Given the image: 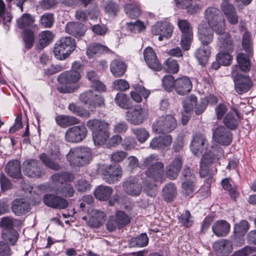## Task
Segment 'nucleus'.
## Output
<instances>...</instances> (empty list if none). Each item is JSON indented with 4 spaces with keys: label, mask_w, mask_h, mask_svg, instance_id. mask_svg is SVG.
<instances>
[{
    "label": "nucleus",
    "mask_w": 256,
    "mask_h": 256,
    "mask_svg": "<svg viewBox=\"0 0 256 256\" xmlns=\"http://www.w3.org/2000/svg\"><path fill=\"white\" fill-rule=\"evenodd\" d=\"M87 134V129L84 126H72L66 130L65 133V140L68 142L78 143L86 138Z\"/></svg>",
    "instance_id": "13"
},
{
    "label": "nucleus",
    "mask_w": 256,
    "mask_h": 256,
    "mask_svg": "<svg viewBox=\"0 0 256 256\" xmlns=\"http://www.w3.org/2000/svg\"><path fill=\"white\" fill-rule=\"evenodd\" d=\"M163 68L168 73L176 74L179 70V65L176 60L168 58L164 62Z\"/></svg>",
    "instance_id": "53"
},
{
    "label": "nucleus",
    "mask_w": 256,
    "mask_h": 256,
    "mask_svg": "<svg viewBox=\"0 0 256 256\" xmlns=\"http://www.w3.org/2000/svg\"><path fill=\"white\" fill-rule=\"evenodd\" d=\"M176 120L172 114L162 116L157 118L152 126V132L156 134L168 133L176 126Z\"/></svg>",
    "instance_id": "6"
},
{
    "label": "nucleus",
    "mask_w": 256,
    "mask_h": 256,
    "mask_svg": "<svg viewBox=\"0 0 256 256\" xmlns=\"http://www.w3.org/2000/svg\"><path fill=\"white\" fill-rule=\"evenodd\" d=\"M91 90H87L82 92L79 96L80 100L83 104L88 106L92 110L96 107H101L104 104V97Z\"/></svg>",
    "instance_id": "8"
},
{
    "label": "nucleus",
    "mask_w": 256,
    "mask_h": 256,
    "mask_svg": "<svg viewBox=\"0 0 256 256\" xmlns=\"http://www.w3.org/2000/svg\"><path fill=\"white\" fill-rule=\"evenodd\" d=\"M35 18L34 16L29 14H24L17 19L16 26L20 29H24L26 27H34Z\"/></svg>",
    "instance_id": "40"
},
{
    "label": "nucleus",
    "mask_w": 256,
    "mask_h": 256,
    "mask_svg": "<svg viewBox=\"0 0 256 256\" xmlns=\"http://www.w3.org/2000/svg\"><path fill=\"white\" fill-rule=\"evenodd\" d=\"M197 98L194 95H190L186 98L183 101V108L184 112H191L194 106H196Z\"/></svg>",
    "instance_id": "56"
},
{
    "label": "nucleus",
    "mask_w": 256,
    "mask_h": 256,
    "mask_svg": "<svg viewBox=\"0 0 256 256\" xmlns=\"http://www.w3.org/2000/svg\"><path fill=\"white\" fill-rule=\"evenodd\" d=\"M66 31L76 38L82 36L86 32L83 24L78 22H69L66 26Z\"/></svg>",
    "instance_id": "32"
},
{
    "label": "nucleus",
    "mask_w": 256,
    "mask_h": 256,
    "mask_svg": "<svg viewBox=\"0 0 256 256\" xmlns=\"http://www.w3.org/2000/svg\"><path fill=\"white\" fill-rule=\"evenodd\" d=\"M124 10L126 15L131 18H135L140 14L139 7L132 4H128L125 6Z\"/></svg>",
    "instance_id": "57"
},
{
    "label": "nucleus",
    "mask_w": 256,
    "mask_h": 256,
    "mask_svg": "<svg viewBox=\"0 0 256 256\" xmlns=\"http://www.w3.org/2000/svg\"><path fill=\"white\" fill-rule=\"evenodd\" d=\"M176 194V188L172 183L168 184L162 189V196L166 202L172 201Z\"/></svg>",
    "instance_id": "39"
},
{
    "label": "nucleus",
    "mask_w": 256,
    "mask_h": 256,
    "mask_svg": "<svg viewBox=\"0 0 256 256\" xmlns=\"http://www.w3.org/2000/svg\"><path fill=\"white\" fill-rule=\"evenodd\" d=\"M178 26L182 32L180 44L184 50L190 49L193 39L192 28L188 20H178Z\"/></svg>",
    "instance_id": "9"
},
{
    "label": "nucleus",
    "mask_w": 256,
    "mask_h": 256,
    "mask_svg": "<svg viewBox=\"0 0 256 256\" xmlns=\"http://www.w3.org/2000/svg\"><path fill=\"white\" fill-rule=\"evenodd\" d=\"M19 234L14 229L3 230L2 238L5 242L14 246L18 239Z\"/></svg>",
    "instance_id": "37"
},
{
    "label": "nucleus",
    "mask_w": 256,
    "mask_h": 256,
    "mask_svg": "<svg viewBox=\"0 0 256 256\" xmlns=\"http://www.w3.org/2000/svg\"><path fill=\"white\" fill-rule=\"evenodd\" d=\"M53 184L58 186L59 184H62L66 182H72L74 178V174L66 172H56L51 176Z\"/></svg>",
    "instance_id": "35"
},
{
    "label": "nucleus",
    "mask_w": 256,
    "mask_h": 256,
    "mask_svg": "<svg viewBox=\"0 0 256 256\" xmlns=\"http://www.w3.org/2000/svg\"><path fill=\"white\" fill-rule=\"evenodd\" d=\"M192 88V82L186 76L178 78L175 80L174 90L180 95L188 94L191 91Z\"/></svg>",
    "instance_id": "24"
},
{
    "label": "nucleus",
    "mask_w": 256,
    "mask_h": 256,
    "mask_svg": "<svg viewBox=\"0 0 256 256\" xmlns=\"http://www.w3.org/2000/svg\"><path fill=\"white\" fill-rule=\"evenodd\" d=\"M76 48L74 39L70 36L63 37L55 44L54 53L58 59L62 60L68 58Z\"/></svg>",
    "instance_id": "5"
},
{
    "label": "nucleus",
    "mask_w": 256,
    "mask_h": 256,
    "mask_svg": "<svg viewBox=\"0 0 256 256\" xmlns=\"http://www.w3.org/2000/svg\"><path fill=\"white\" fill-rule=\"evenodd\" d=\"M110 51V49L102 44L95 43L90 45L86 50V55L90 58H95L98 55L106 53Z\"/></svg>",
    "instance_id": "36"
},
{
    "label": "nucleus",
    "mask_w": 256,
    "mask_h": 256,
    "mask_svg": "<svg viewBox=\"0 0 256 256\" xmlns=\"http://www.w3.org/2000/svg\"><path fill=\"white\" fill-rule=\"evenodd\" d=\"M214 142L223 146L230 145L232 140V134L223 126H218L212 132Z\"/></svg>",
    "instance_id": "14"
},
{
    "label": "nucleus",
    "mask_w": 256,
    "mask_h": 256,
    "mask_svg": "<svg viewBox=\"0 0 256 256\" xmlns=\"http://www.w3.org/2000/svg\"><path fill=\"white\" fill-rule=\"evenodd\" d=\"M164 88L168 92H172L174 90L175 80L172 75L165 76L162 80Z\"/></svg>",
    "instance_id": "61"
},
{
    "label": "nucleus",
    "mask_w": 256,
    "mask_h": 256,
    "mask_svg": "<svg viewBox=\"0 0 256 256\" xmlns=\"http://www.w3.org/2000/svg\"><path fill=\"white\" fill-rule=\"evenodd\" d=\"M6 172L10 177L14 178H20L22 177L20 164L18 160L10 161L6 166Z\"/></svg>",
    "instance_id": "28"
},
{
    "label": "nucleus",
    "mask_w": 256,
    "mask_h": 256,
    "mask_svg": "<svg viewBox=\"0 0 256 256\" xmlns=\"http://www.w3.org/2000/svg\"><path fill=\"white\" fill-rule=\"evenodd\" d=\"M131 130L140 143L146 142L150 136L148 132L144 128H135Z\"/></svg>",
    "instance_id": "59"
},
{
    "label": "nucleus",
    "mask_w": 256,
    "mask_h": 256,
    "mask_svg": "<svg viewBox=\"0 0 256 256\" xmlns=\"http://www.w3.org/2000/svg\"><path fill=\"white\" fill-rule=\"evenodd\" d=\"M196 180H184L182 185V192L186 196H192L196 190Z\"/></svg>",
    "instance_id": "54"
},
{
    "label": "nucleus",
    "mask_w": 256,
    "mask_h": 256,
    "mask_svg": "<svg viewBox=\"0 0 256 256\" xmlns=\"http://www.w3.org/2000/svg\"><path fill=\"white\" fill-rule=\"evenodd\" d=\"M102 170V174L105 181L108 184H114L120 180L122 176V169L120 166L110 165L108 166H99L96 168V174H99Z\"/></svg>",
    "instance_id": "10"
},
{
    "label": "nucleus",
    "mask_w": 256,
    "mask_h": 256,
    "mask_svg": "<svg viewBox=\"0 0 256 256\" xmlns=\"http://www.w3.org/2000/svg\"><path fill=\"white\" fill-rule=\"evenodd\" d=\"M52 194H46L43 196V202L48 206L53 208L64 210L68 206V201L64 198Z\"/></svg>",
    "instance_id": "15"
},
{
    "label": "nucleus",
    "mask_w": 256,
    "mask_h": 256,
    "mask_svg": "<svg viewBox=\"0 0 256 256\" xmlns=\"http://www.w3.org/2000/svg\"><path fill=\"white\" fill-rule=\"evenodd\" d=\"M208 146V142L206 136L202 134H196L191 142L190 150L196 156H198L206 150Z\"/></svg>",
    "instance_id": "17"
},
{
    "label": "nucleus",
    "mask_w": 256,
    "mask_h": 256,
    "mask_svg": "<svg viewBox=\"0 0 256 256\" xmlns=\"http://www.w3.org/2000/svg\"><path fill=\"white\" fill-rule=\"evenodd\" d=\"M104 213L101 211H96L90 217L88 225L92 227L98 228L100 226L104 221Z\"/></svg>",
    "instance_id": "49"
},
{
    "label": "nucleus",
    "mask_w": 256,
    "mask_h": 256,
    "mask_svg": "<svg viewBox=\"0 0 256 256\" xmlns=\"http://www.w3.org/2000/svg\"><path fill=\"white\" fill-rule=\"evenodd\" d=\"M24 48L30 50L33 46L34 42V32L30 28H24L22 32Z\"/></svg>",
    "instance_id": "43"
},
{
    "label": "nucleus",
    "mask_w": 256,
    "mask_h": 256,
    "mask_svg": "<svg viewBox=\"0 0 256 256\" xmlns=\"http://www.w3.org/2000/svg\"><path fill=\"white\" fill-rule=\"evenodd\" d=\"M240 118L238 113L228 112L223 119V123L225 126L230 130L236 129L239 125Z\"/></svg>",
    "instance_id": "33"
},
{
    "label": "nucleus",
    "mask_w": 256,
    "mask_h": 256,
    "mask_svg": "<svg viewBox=\"0 0 256 256\" xmlns=\"http://www.w3.org/2000/svg\"><path fill=\"white\" fill-rule=\"evenodd\" d=\"M198 38L202 45L208 46L213 40L214 32L206 24H202L198 26Z\"/></svg>",
    "instance_id": "25"
},
{
    "label": "nucleus",
    "mask_w": 256,
    "mask_h": 256,
    "mask_svg": "<svg viewBox=\"0 0 256 256\" xmlns=\"http://www.w3.org/2000/svg\"><path fill=\"white\" fill-rule=\"evenodd\" d=\"M232 60V57L230 52L220 51L216 56V60L218 62L224 66L230 65Z\"/></svg>",
    "instance_id": "58"
},
{
    "label": "nucleus",
    "mask_w": 256,
    "mask_h": 256,
    "mask_svg": "<svg viewBox=\"0 0 256 256\" xmlns=\"http://www.w3.org/2000/svg\"><path fill=\"white\" fill-rule=\"evenodd\" d=\"M220 51L230 52L234 50L233 40L228 34H224L218 38Z\"/></svg>",
    "instance_id": "31"
},
{
    "label": "nucleus",
    "mask_w": 256,
    "mask_h": 256,
    "mask_svg": "<svg viewBox=\"0 0 256 256\" xmlns=\"http://www.w3.org/2000/svg\"><path fill=\"white\" fill-rule=\"evenodd\" d=\"M214 247L216 250H220L224 254L230 252L232 250V242L226 240L218 241L215 242Z\"/></svg>",
    "instance_id": "50"
},
{
    "label": "nucleus",
    "mask_w": 256,
    "mask_h": 256,
    "mask_svg": "<svg viewBox=\"0 0 256 256\" xmlns=\"http://www.w3.org/2000/svg\"><path fill=\"white\" fill-rule=\"evenodd\" d=\"M144 56L148 66L156 71L162 69V66L154 50L150 47H147L144 50Z\"/></svg>",
    "instance_id": "21"
},
{
    "label": "nucleus",
    "mask_w": 256,
    "mask_h": 256,
    "mask_svg": "<svg viewBox=\"0 0 256 256\" xmlns=\"http://www.w3.org/2000/svg\"><path fill=\"white\" fill-rule=\"evenodd\" d=\"M200 0H175L176 4L182 9H186L187 12L192 14L199 12L202 6L194 2H199Z\"/></svg>",
    "instance_id": "27"
},
{
    "label": "nucleus",
    "mask_w": 256,
    "mask_h": 256,
    "mask_svg": "<svg viewBox=\"0 0 256 256\" xmlns=\"http://www.w3.org/2000/svg\"><path fill=\"white\" fill-rule=\"evenodd\" d=\"M56 120L58 124L62 127H66L80 122V120L76 118L66 115L57 116L56 118Z\"/></svg>",
    "instance_id": "42"
},
{
    "label": "nucleus",
    "mask_w": 256,
    "mask_h": 256,
    "mask_svg": "<svg viewBox=\"0 0 256 256\" xmlns=\"http://www.w3.org/2000/svg\"><path fill=\"white\" fill-rule=\"evenodd\" d=\"M172 138L170 135L154 138L150 142V147L153 150L163 149L172 144Z\"/></svg>",
    "instance_id": "26"
},
{
    "label": "nucleus",
    "mask_w": 256,
    "mask_h": 256,
    "mask_svg": "<svg viewBox=\"0 0 256 256\" xmlns=\"http://www.w3.org/2000/svg\"><path fill=\"white\" fill-rule=\"evenodd\" d=\"M66 156L71 165L80 166L90 162L92 158V154L88 148L79 147L71 148Z\"/></svg>",
    "instance_id": "4"
},
{
    "label": "nucleus",
    "mask_w": 256,
    "mask_h": 256,
    "mask_svg": "<svg viewBox=\"0 0 256 256\" xmlns=\"http://www.w3.org/2000/svg\"><path fill=\"white\" fill-rule=\"evenodd\" d=\"M75 188L80 192H85L91 188L90 182L84 178H81L77 180L75 184Z\"/></svg>",
    "instance_id": "63"
},
{
    "label": "nucleus",
    "mask_w": 256,
    "mask_h": 256,
    "mask_svg": "<svg viewBox=\"0 0 256 256\" xmlns=\"http://www.w3.org/2000/svg\"><path fill=\"white\" fill-rule=\"evenodd\" d=\"M53 190L56 194H60L65 198L72 196L75 192L72 186L70 184H66L62 186L54 187Z\"/></svg>",
    "instance_id": "48"
},
{
    "label": "nucleus",
    "mask_w": 256,
    "mask_h": 256,
    "mask_svg": "<svg viewBox=\"0 0 256 256\" xmlns=\"http://www.w3.org/2000/svg\"><path fill=\"white\" fill-rule=\"evenodd\" d=\"M236 59L240 68L244 72H248L250 69V62L248 58L243 53L237 55Z\"/></svg>",
    "instance_id": "55"
},
{
    "label": "nucleus",
    "mask_w": 256,
    "mask_h": 256,
    "mask_svg": "<svg viewBox=\"0 0 256 256\" xmlns=\"http://www.w3.org/2000/svg\"><path fill=\"white\" fill-rule=\"evenodd\" d=\"M182 164L181 156H177L173 161L166 168V174L170 180H175L178 176Z\"/></svg>",
    "instance_id": "22"
},
{
    "label": "nucleus",
    "mask_w": 256,
    "mask_h": 256,
    "mask_svg": "<svg viewBox=\"0 0 256 256\" xmlns=\"http://www.w3.org/2000/svg\"><path fill=\"white\" fill-rule=\"evenodd\" d=\"M80 78V72L74 70L62 73L58 77V81L60 84L57 86L58 90L64 94L74 92L79 88L78 85L76 84Z\"/></svg>",
    "instance_id": "1"
},
{
    "label": "nucleus",
    "mask_w": 256,
    "mask_h": 256,
    "mask_svg": "<svg viewBox=\"0 0 256 256\" xmlns=\"http://www.w3.org/2000/svg\"><path fill=\"white\" fill-rule=\"evenodd\" d=\"M249 229V224L248 221L242 220L238 224H236L234 227V233L240 236H244Z\"/></svg>",
    "instance_id": "60"
},
{
    "label": "nucleus",
    "mask_w": 256,
    "mask_h": 256,
    "mask_svg": "<svg viewBox=\"0 0 256 256\" xmlns=\"http://www.w3.org/2000/svg\"><path fill=\"white\" fill-rule=\"evenodd\" d=\"M214 32L216 34L222 36L225 33L226 30V20L224 17L218 18L217 20L214 21L212 23L208 24Z\"/></svg>",
    "instance_id": "44"
},
{
    "label": "nucleus",
    "mask_w": 256,
    "mask_h": 256,
    "mask_svg": "<svg viewBox=\"0 0 256 256\" xmlns=\"http://www.w3.org/2000/svg\"><path fill=\"white\" fill-rule=\"evenodd\" d=\"M54 37L53 33L50 30L42 32L39 34L38 45L40 48L48 46L52 42Z\"/></svg>",
    "instance_id": "47"
},
{
    "label": "nucleus",
    "mask_w": 256,
    "mask_h": 256,
    "mask_svg": "<svg viewBox=\"0 0 256 256\" xmlns=\"http://www.w3.org/2000/svg\"><path fill=\"white\" fill-rule=\"evenodd\" d=\"M24 173L27 176L32 178H40L44 172L38 160L28 159L22 163Z\"/></svg>",
    "instance_id": "12"
},
{
    "label": "nucleus",
    "mask_w": 256,
    "mask_h": 256,
    "mask_svg": "<svg viewBox=\"0 0 256 256\" xmlns=\"http://www.w3.org/2000/svg\"><path fill=\"white\" fill-rule=\"evenodd\" d=\"M127 68L126 64L122 60L116 59L110 64V70L112 75L116 78L122 76Z\"/></svg>",
    "instance_id": "30"
},
{
    "label": "nucleus",
    "mask_w": 256,
    "mask_h": 256,
    "mask_svg": "<svg viewBox=\"0 0 256 256\" xmlns=\"http://www.w3.org/2000/svg\"><path fill=\"white\" fill-rule=\"evenodd\" d=\"M222 148L219 146H212L211 150L205 152L200 162V175L202 178L206 177L209 172V166L218 160L217 153L221 151Z\"/></svg>",
    "instance_id": "7"
},
{
    "label": "nucleus",
    "mask_w": 256,
    "mask_h": 256,
    "mask_svg": "<svg viewBox=\"0 0 256 256\" xmlns=\"http://www.w3.org/2000/svg\"><path fill=\"white\" fill-rule=\"evenodd\" d=\"M124 192L132 196H138L142 192V186L137 178H128L123 184Z\"/></svg>",
    "instance_id": "18"
},
{
    "label": "nucleus",
    "mask_w": 256,
    "mask_h": 256,
    "mask_svg": "<svg viewBox=\"0 0 256 256\" xmlns=\"http://www.w3.org/2000/svg\"><path fill=\"white\" fill-rule=\"evenodd\" d=\"M144 192L150 197H154L156 194V188L154 183L150 182L148 180L143 181Z\"/></svg>",
    "instance_id": "62"
},
{
    "label": "nucleus",
    "mask_w": 256,
    "mask_h": 256,
    "mask_svg": "<svg viewBox=\"0 0 256 256\" xmlns=\"http://www.w3.org/2000/svg\"><path fill=\"white\" fill-rule=\"evenodd\" d=\"M112 188L106 186H99L94 190V196L96 199L105 201L108 200L112 192Z\"/></svg>",
    "instance_id": "38"
},
{
    "label": "nucleus",
    "mask_w": 256,
    "mask_h": 256,
    "mask_svg": "<svg viewBox=\"0 0 256 256\" xmlns=\"http://www.w3.org/2000/svg\"><path fill=\"white\" fill-rule=\"evenodd\" d=\"M212 230L217 236H224L230 232V224L224 220H218L212 225Z\"/></svg>",
    "instance_id": "29"
},
{
    "label": "nucleus",
    "mask_w": 256,
    "mask_h": 256,
    "mask_svg": "<svg viewBox=\"0 0 256 256\" xmlns=\"http://www.w3.org/2000/svg\"><path fill=\"white\" fill-rule=\"evenodd\" d=\"M88 78L92 82V87L95 88L98 91H105V86L100 81L97 80L96 72L91 70L87 73Z\"/></svg>",
    "instance_id": "51"
},
{
    "label": "nucleus",
    "mask_w": 256,
    "mask_h": 256,
    "mask_svg": "<svg viewBox=\"0 0 256 256\" xmlns=\"http://www.w3.org/2000/svg\"><path fill=\"white\" fill-rule=\"evenodd\" d=\"M12 212L17 216H21L28 212L30 208V204L20 199H16L12 204Z\"/></svg>",
    "instance_id": "34"
},
{
    "label": "nucleus",
    "mask_w": 256,
    "mask_h": 256,
    "mask_svg": "<svg viewBox=\"0 0 256 256\" xmlns=\"http://www.w3.org/2000/svg\"><path fill=\"white\" fill-rule=\"evenodd\" d=\"M144 168H148L146 175L154 182H162L164 175V164L162 162H158L157 156L151 154L144 158L142 164Z\"/></svg>",
    "instance_id": "2"
},
{
    "label": "nucleus",
    "mask_w": 256,
    "mask_h": 256,
    "mask_svg": "<svg viewBox=\"0 0 256 256\" xmlns=\"http://www.w3.org/2000/svg\"><path fill=\"white\" fill-rule=\"evenodd\" d=\"M50 156L53 158L48 156L45 153H42L39 156V158L43 164L46 167L54 170H58L60 169V165L55 160H60L61 159V156L58 149L50 150Z\"/></svg>",
    "instance_id": "16"
},
{
    "label": "nucleus",
    "mask_w": 256,
    "mask_h": 256,
    "mask_svg": "<svg viewBox=\"0 0 256 256\" xmlns=\"http://www.w3.org/2000/svg\"><path fill=\"white\" fill-rule=\"evenodd\" d=\"M234 89L239 94L248 92L252 86V82L250 78L246 76H240L234 79Z\"/></svg>",
    "instance_id": "23"
},
{
    "label": "nucleus",
    "mask_w": 256,
    "mask_h": 256,
    "mask_svg": "<svg viewBox=\"0 0 256 256\" xmlns=\"http://www.w3.org/2000/svg\"><path fill=\"white\" fill-rule=\"evenodd\" d=\"M146 116L144 110L140 106L128 110L126 114V119L130 124L139 125L143 122Z\"/></svg>",
    "instance_id": "19"
},
{
    "label": "nucleus",
    "mask_w": 256,
    "mask_h": 256,
    "mask_svg": "<svg viewBox=\"0 0 256 256\" xmlns=\"http://www.w3.org/2000/svg\"><path fill=\"white\" fill-rule=\"evenodd\" d=\"M178 217V220L184 226L188 228L192 224L191 214L189 211L186 210Z\"/></svg>",
    "instance_id": "64"
},
{
    "label": "nucleus",
    "mask_w": 256,
    "mask_h": 256,
    "mask_svg": "<svg viewBox=\"0 0 256 256\" xmlns=\"http://www.w3.org/2000/svg\"><path fill=\"white\" fill-rule=\"evenodd\" d=\"M148 238L146 234H141L139 236L132 238L129 240L130 247H144L148 244Z\"/></svg>",
    "instance_id": "46"
},
{
    "label": "nucleus",
    "mask_w": 256,
    "mask_h": 256,
    "mask_svg": "<svg viewBox=\"0 0 256 256\" xmlns=\"http://www.w3.org/2000/svg\"><path fill=\"white\" fill-rule=\"evenodd\" d=\"M210 54L209 48L204 47L198 48L195 54L197 60L201 64H204L207 62Z\"/></svg>",
    "instance_id": "52"
},
{
    "label": "nucleus",
    "mask_w": 256,
    "mask_h": 256,
    "mask_svg": "<svg viewBox=\"0 0 256 256\" xmlns=\"http://www.w3.org/2000/svg\"><path fill=\"white\" fill-rule=\"evenodd\" d=\"M130 222V217L126 212L122 210H118L115 216L108 219L106 223V228L110 232H113L117 228L121 229L124 228Z\"/></svg>",
    "instance_id": "11"
},
{
    "label": "nucleus",
    "mask_w": 256,
    "mask_h": 256,
    "mask_svg": "<svg viewBox=\"0 0 256 256\" xmlns=\"http://www.w3.org/2000/svg\"><path fill=\"white\" fill-rule=\"evenodd\" d=\"M204 17L208 24L212 23L218 18L224 17L221 12L218 8L213 6L208 7L204 12Z\"/></svg>",
    "instance_id": "41"
},
{
    "label": "nucleus",
    "mask_w": 256,
    "mask_h": 256,
    "mask_svg": "<svg viewBox=\"0 0 256 256\" xmlns=\"http://www.w3.org/2000/svg\"><path fill=\"white\" fill-rule=\"evenodd\" d=\"M86 126L92 132V139L96 146L104 144L110 138L108 124L97 119L87 122Z\"/></svg>",
    "instance_id": "3"
},
{
    "label": "nucleus",
    "mask_w": 256,
    "mask_h": 256,
    "mask_svg": "<svg viewBox=\"0 0 256 256\" xmlns=\"http://www.w3.org/2000/svg\"><path fill=\"white\" fill-rule=\"evenodd\" d=\"M172 27L168 22H157L152 27V32L153 34L158 35V39L161 41L162 38H170L172 33Z\"/></svg>",
    "instance_id": "20"
},
{
    "label": "nucleus",
    "mask_w": 256,
    "mask_h": 256,
    "mask_svg": "<svg viewBox=\"0 0 256 256\" xmlns=\"http://www.w3.org/2000/svg\"><path fill=\"white\" fill-rule=\"evenodd\" d=\"M118 106L124 109H130L132 106V102L128 96L123 93H118L114 98Z\"/></svg>",
    "instance_id": "45"
}]
</instances>
